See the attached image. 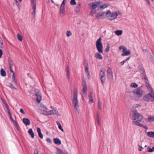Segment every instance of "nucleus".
<instances>
[{"label": "nucleus", "mask_w": 154, "mask_h": 154, "mask_svg": "<svg viewBox=\"0 0 154 154\" xmlns=\"http://www.w3.org/2000/svg\"><path fill=\"white\" fill-rule=\"evenodd\" d=\"M88 96L89 99V103H93L94 101L92 93L90 92L88 95Z\"/></svg>", "instance_id": "nucleus-17"}, {"label": "nucleus", "mask_w": 154, "mask_h": 154, "mask_svg": "<svg viewBox=\"0 0 154 154\" xmlns=\"http://www.w3.org/2000/svg\"><path fill=\"white\" fill-rule=\"evenodd\" d=\"M144 79L146 86L148 91L149 92L145 95L143 97L144 100L148 102H152L154 101V92L152 88L148 82L147 78L144 77Z\"/></svg>", "instance_id": "nucleus-1"}, {"label": "nucleus", "mask_w": 154, "mask_h": 154, "mask_svg": "<svg viewBox=\"0 0 154 154\" xmlns=\"http://www.w3.org/2000/svg\"><path fill=\"white\" fill-rule=\"evenodd\" d=\"M7 112H8V115H9V116H10L11 115V114L10 113V110L7 111Z\"/></svg>", "instance_id": "nucleus-64"}, {"label": "nucleus", "mask_w": 154, "mask_h": 154, "mask_svg": "<svg viewBox=\"0 0 154 154\" xmlns=\"http://www.w3.org/2000/svg\"><path fill=\"white\" fill-rule=\"evenodd\" d=\"M115 34L117 35H122V31L121 30H117L115 32Z\"/></svg>", "instance_id": "nucleus-30"}, {"label": "nucleus", "mask_w": 154, "mask_h": 154, "mask_svg": "<svg viewBox=\"0 0 154 154\" xmlns=\"http://www.w3.org/2000/svg\"><path fill=\"white\" fill-rule=\"evenodd\" d=\"M57 113L58 112L55 109H53L51 110L45 111L43 112V114L46 116H47L48 115L57 114Z\"/></svg>", "instance_id": "nucleus-11"}, {"label": "nucleus", "mask_w": 154, "mask_h": 154, "mask_svg": "<svg viewBox=\"0 0 154 154\" xmlns=\"http://www.w3.org/2000/svg\"><path fill=\"white\" fill-rule=\"evenodd\" d=\"M131 53V52L130 50H128L127 51L123 52V53L121 54L122 56H128Z\"/></svg>", "instance_id": "nucleus-25"}, {"label": "nucleus", "mask_w": 154, "mask_h": 154, "mask_svg": "<svg viewBox=\"0 0 154 154\" xmlns=\"http://www.w3.org/2000/svg\"><path fill=\"white\" fill-rule=\"evenodd\" d=\"M35 95L37 97L36 100L38 103H39L42 100V95L39 90L35 89Z\"/></svg>", "instance_id": "nucleus-9"}, {"label": "nucleus", "mask_w": 154, "mask_h": 154, "mask_svg": "<svg viewBox=\"0 0 154 154\" xmlns=\"http://www.w3.org/2000/svg\"><path fill=\"white\" fill-rule=\"evenodd\" d=\"M135 124L136 125L140 126V127H143L146 130H147L148 128L147 126L142 125L139 122H136Z\"/></svg>", "instance_id": "nucleus-23"}, {"label": "nucleus", "mask_w": 154, "mask_h": 154, "mask_svg": "<svg viewBox=\"0 0 154 154\" xmlns=\"http://www.w3.org/2000/svg\"><path fill=\"white\" fill-rule=\"evenodd\" d=\"M102 105V103L99 100H98V108L99 110H101V106Z\"/></svg>", "instance_id": "nucleus-32"}, {"label": "nucleus", "mask_w": 154, "mask_h": 154, "mask_svg": "<svg viewBox=\"0 0 154 154\" xmlns=\"http://www.w3.org/2000/svg\"><path fill=\"white\" fill-rule=\"evenodd\" d=\"M8 63L9 65V66H12L13 65V63L11 59H9Z\"/></svg>", "instance_id": "nucleus-42"}, {"label": "nucleus", "mask_w": 154, "mask_h": 154, "mask_svg": "<svg viewBox=\"0 0 154 154\" xmlns=\"http://www.w3.org/2000/svg\"><path fill=\"white\" fill-rule=\"evenodd\" d=\"M130 57H127L126 60L120 63H119L121 64L122 65H123L126 61L130 59Z\"/></svg>", "instance_id": "nucleus-43"}, {"label": "nucleus", "mask_w": 154, "mask_h": 154, "mask_svg": "<svg viewBox=\"0 0 154 154\" xmlns=\"http://www.w3.org/2000/svg\"><path fill=\"white\" fill-rule=\"evenodd\" d=\"M5 107L6 108V109H7V111H9V110L8 108V105L6 104H5Z\"/></svg>", "instance_id": "nucleus-49"}, {"label": "nucleus", "mask_w": 154, "mask_h": 154, "mask_svg": "<svg viewBox=\"0 0 154 154\" xmlns=\"http://www.w3.org/2000/svg\"><path fill=\"white\" fill-rule=\"evenodd\" d=\"M56 123L58 126V128L60 129L63 132L64 131V130L62 128L61 125L60 123L58 121L56 122Z\"/></svg>", "instance_id": "nucleus-29"}, {"label": "nucleus", "mask_w": 154, "mask_h": 154, "mask_svg": "<svg viewBox=\"0 0 154 154\" xmlns=\"http://www.w3.org/2000/svg\"><path fill=\"white\" fill-rule=\"evenodd\" d=\"M109 48H110V47H109V46L107 45L106 46V47L105 49V51L107 52H109Z\"/></svg>", "instance_id": "nucleus-46"}, {"label": "nucleus", "mask_w": 154, "mask_h": 154, "mask_svg": "<svg viewBox=\"0 0 154 154\" xmlns=\"http://www.w3.org/2000/svg\"><path fill=\"white\" fill-rule=\"evenodd\" d=\"M66 0H63L62 2L61 3V4L65 5V2Z\"/></svg>", "instance_id": "nucleus-60"}, {"label": "nucleus", "mask_w": 154, "mask_h": 154, "mask_svg": "<svg viewBox=\"0 0 154 154\" xmlns=\"http://www.w3.org/2000/svg\"><path fill=\"white\" fill-rule=\"evenodd\" d=\"M20 111L21 113H23V114H24L25 113L23 109H20Z\"/></svg>", "instance_id": "nucleus-51"}, {"label": "nucleus", "mask_w": 154, "mask_h": 154, "mask_svg": "<svg viewBox=\"0 0 154 154\" xmlns=\"http://www.w3.org/2000/svg\"><path fill=\"white\" fill-rule=\"evenodd\" d=\"M72 35V33L70 31L68 30L66 32V35L67 37H69V36L71 35Z\"/></svg>", "instance_id": "nucleus-40"}, {"label": "nucleus", "mask_w": 154, "mask_h": 154, "mask_svg": "<svg viewBox=\"0 0 154 154\" xmlns=\"http://www.w3.org/2000/svg\"><path fill=\"white\" fill-rule=\"evenodd\" d=\"M23 122L26 126L29 125L30 124V121L28 118H23Z\"/></svg>", "instance_id": "nucleus-15"}, {"label": "nucleus", "mask_w": 154, "mask_h": 154, "mask_svg": "<svg viewBox=\"0 0 154 154\" xmlns=\"http://www.w3.org/2000/svg\"><path fill=\"white\" fill-rule=\"evenodd\" d=\"M5 107L6 108V109H7V111H9V110L8 108V105L6 104H5Z\"/></svg>", "instance_id": "nucleus-50"}, {"label": "nucleus", "mask_w": 154, "mask_h": 154, "mask_svg": "<svg viewBox=\"0 0 154 154\" xmlns=\"http://www.w3.org/2000/svg\"><path fill=\"white\" fill-rule=\"evenodd\" d=\"M146 149L147 151L149 152H153V149L150 148L149 146H148V148H147Z\"/></svg>", "instance_id": "nucleus-45"}, {"label": "nucleus", "mask_w": 154, "mask_h": 154, "mask_svg": "<svg viewBox=\"0 0 154 154\" xmlns=\"http://www.w3.org/2000/svg\"><path fill=\"white\" fill-rule=\"evenodd\" d=\"M147 135L149 137L154 138V132H148L147 133Z\"/></svg>", "instance_id": "nucleus-28"}, {"label": "nucleus", "mask_w": 154, "mask_h": 154, "mask_svg": "<svg viewBox=\"0 0 154 154\" xmlns=\"http://www.w3.org/2000/svg\"><path fill=\"white\" fill-rule=\"evenodd\" d=\"M34 154H38V151L37 150H36L34 151Z\"/></svg>", "instance_id": "nucleus-62"}, {"label": "nucleus", "mask_w": 154, "mask_h": 154, "mask_svg": "<svg viewBox=\"0 0 154 154\" xmlns=\"http://www.w3.org/2000/svg\"><path fill=\"white\" fill-rule=\"evenodd\" d=\"M78 91L76 88L74 89L73 94L72 101L73 104L74 106L78 112L80 110V108L79 106V103L77 98Z\"/></svg>", "instance_id": "nucleus-3"}, {"label": "nucleus", "mask_w": 154, "mask_h": 154, "mask_svg": "<svg viewBox=\"0 0 154 154\" xmlns=\"http://www.w3.org/2000/svg\"><path fill=\"white\" fill-rule=\"evenodd\" d=\"M130 117L132 120V123L135 125L136 122H141L143 119V117L141 114L139 113L136 110H134L130 115Z\"/></svg>", "instance_id": "nucleus-2"}, {"label": "nucleus", "mask_w": 154, "mask_h": 154, "mask_svg": "<svg viewBox=\"0 0 154 154\" xmlns=\"http://www.w3.org/2000/svg\"><path fill=\"white\" fill-rule=\"evenodd\" d=\"M138 86V85L135 83H132L130 85V87L131 88H136Z\"/></svg>", "instance_id": "nucleus-35"}, {"label": "nucleus", "mask_w": 154, "mask_h": 154, "mask_svg": "<svg viewBox=\"0 0 154 154\" xmlns=\"http://www.w3.org/2000/svg\"><path fill=\"white\" fill-rule=\"evenodd\" d=\"M127 51V48L125 47L124 46V48H123V50H122V52H125L126 51Z\"/></svg>", "instance_id": "nucleus-53"}, {"label": "nucleus", "mask_w": 154, "mask_h": 154, "mask_svg": "<svg viewBox=\"0 0 154 154\" xmlns=\"http://www.w3.org/2000/svg\"><path fill=\"white\" fill-rule=\"evenodd\" d=\"M65 5L61 4L60 5V10H65Z\"/></svg>", "instance_id": "nucleus-44"}, {"label": "nucleus", "mask_w": 154, "mask_h": 154, "mask_svg": "<svg viewBox=\"0 0 154 154\" xmlns=\"http://www.w3.org/2000/svg\"><path fill=\"white\" fill-rule=\"evenodd\" d=\"M139 148L138 149L139 151H141L142 149H143V147L141 146H139Z\"/></svg>", "instance_id": "nucleus-54"}, {"label": "nucleus", "mask_w": 154, "mask_h": 154, "mask_svg": "<svg viewBox=\"0 0 154 154\" xmlns=\"http://www.w3.org/2000/svg\"><path fill=\"white\" fill-rule=\"evenodd\" d=\"M97 121H100V117L98 115V114H97Z\"/></svg>", "instance_id": "nucleus-56"}, {"label": "nucleus", "mask_w": 154, "mask_h": 154, "mask_svg": "<svg viewBox=\"0 0 154 154\" xmlns=\"http://www.w3.org/2000/svg\"><path fill=\"white\" fill-rule=\"evenodd\" d=\"M66 76L68 80L70 79V74L69 71V68L68 66H67L66 68Z\"/></svg>", "instance_id": "nucleus-18"}, {"label": "nucleus", "mask_w": 154, "mask_h": 154, "mask_svg": "<svg viewBox=\"0 0 154 154\" xmlns=\"http://www.w3.org/2000/svg\"><path fill=\"white\" fill-rule=\"evenodd\" d=\"M105 14V13L103 12H99L96 14V17L98 19H100L103 18Z\"/></svg>", "instance_id": "nucleus-14"}, {"label": "nucleus", "mask_w": 154, "mask_h": 154, "mask_svg": "<svg viewBox=\"0 0 154 154\" xmlns=\"http://www.w3.org/2000/svg\"><path fill=\"white\" fill-rule=\"evenodd\" d=\"M106 14L108 20H112L116 18L117 16L119 14V13L117 12H111L110 10H108L106 12Z\"/></svg>", "instance_id": "nucleus-5"}, {"label": "nucleus", "mask_w": 154, "mask_h": 154, "mask_svg": "<svg viewBox=\"0 0 154 154\" xmlns=\"http://www.w3.org/2000/svg\"><path fill=\"white\" fill-rule=\"evenodd\" d=\"M3 42L2 39L0 40V45H1V46H2L3 45Z\"/></svg>", "instance_id": "nucleus-55"}, {"label": "nucleus", "mask_w": 154, "mask_h": 154, "mask_svg": "<svg viewBox=\"0 0 154 154\" xmlns=\"http://www.w3.org/2000/svg\"><path fill=\"white\" fill-rule=\"evenodd\" d=\"M83 89L82 91L83 92L82 94V97L85 96L87 95L86 92L87 91V88L86 86V82L85 80H83L82 82Z\"/></svg>", "instance_id": "nucleus-7"}, {"label": "nucleus", "mask_w": 154, "mask_h": 154, "mask_svg": "<svg viewBox=\"0 0 154 154\" xmlns=\"http://www.w3.org/2000/svg\"><path fill=\"white\" fill-rule=\"evenodd\" d=\"M1 75L2 76H5L6 75V73L5 71L3 69H1Z\"/></svg>", "instance_id": "nucleus-31"}, {"label": "nucleus", "mask_w": 154, "mask_h": 154, "mask_svg": "<svg viewBox=\"0 0 154 154\" xmlns=\"http://www.w3.org/2000/svg\"><path fill=\"white\" fill-rule=\"evenodd\" d=\"M147 122H152L154 121V116H150L146 119Z\"/></svg>", "instance_id": "nucleus-21"}, {"label": "nucleus", "mask_w": 154, "mask_h": 154, "mask_svg": "<svg viewBox=\"0 0 154 154\" xmlns=\"http://www.w3.org/2000/svg\"><path fill=\"white\" fill-rule=\"evenodd\" d=\"M109 6V5L104 4L103 5L100 6V7L98 8V10H102L103 9L106 8Z\"/></svg>", "instance_id": "nucleus-24"}, {"label": "nucleus", "mask_w": 154, "mask_h": 154, "mask_svg": "<svg viewBox=\"0 0 154 154\" xmlns=\"http://www.w3.org/2000/svg\"><path fill=\"white\" fill-rule=\"evenodd\" d=\"M100 79L102 82L103 84V83L105 82V72L102 70L100 71L99 74Z\"/></svg>", "instance_id": "nucleus-12"}, {"label": "nucleus", "mask_w": 154, "mask_h": 154, "mask_svg": "<svg viewBox=\"0 0 154 154\" xmlns=\"http://www.w3.org/2000/svg\"><path fill=\"white\" fill-rule=\"evenodd\" d=\"M37 129L39 137L41 139H42L43 138V135L41 132V130L40 128L38 127Z\"/></svg>", "instance_id": "nucleus-22"}, {"label": "nucleus", "mask_w": 154, "mask_h": 154, "mask_svg": "<svg viewBox=\"0 0 154 154\" xmlns=\"http://www.w3.org/2000/svg\"><path fill=\"white\" fill-rule=\"evenodd\" d=\"M145 1L149 5L150 4V2H149V0H145Z\"/></svg>", "instance_id": "nucleus-63"}, {"label": "nucleus", "mask_w": 154, "mask_h": 154, "mask_svg": "<svg viewBox=\"0 0 154 154\" xmlns=\"http://www.w3.org/2000/svg\"><path fill=\"white\" fill-rule=\"evenodd\" d=\"M10 119L12 121H14V120L13 118L11 116H10Z\"/></svg>", "instance_id": "nucleus-59"}, {"label": "nucleus", "mask_w": 154, "mask_h": 154, "mask_svg": "<svg viewBox=\"0 0 154 154\" xmlns=\"http://www.w3.org/2000/svg\"><path fill=\"white\" fill-rule=\"evenodd\" d=\"M33 7H32V15L35 16V14L36 11V3L34 2V0H33Z\"/></svg>", "instance_id": "nucleus-16"}, {"label": "nucleus", "mask_w": 154, "mask_h": 154, "mask_svg": "<svg viewBox=\"0 0 154 154\" xmlns=\"http://www.w3.org/2000/svg\"><path fill=\"white\" fill-rule=\"evenodd\" d=\"M12 79L13 81V82H14L15 85L17 84V81L16 79V77L15 76V74H12Z\"/></svg>", "instance_id": "nucleus-37"}, {"label": "nucleus", "mask_w": 154, "mask_h": 154, "mask_svg": "<svg viewBox=\"0 0 154 154\" xmlns=\"http://www.w3.org/2000/svg\"><path fill=\"white\" fill-rule=\"evenodd\" d=\"M136 100H138L142 97L143 94V91L142 89L137 88L134 89L132 91Z\"/></svg>", "instance_id": "nucleus-4"}, {"label": "nucleus", "mask_w": 154, "mask_h": 154, "mask_svg": "<svg viewBox=\"0 0 154 154\" xmlns=\"http://www.w3.org/2000/svg\"><path fill=\"white\" fill-rule=\"evenodd\" d=\"M17 39L19 41H21V42L22 41V40H23L22 37V36L21 35H20V34L19 33H17Z\"/></svg>", "instance_id": "nucleus-33"}, {"label": "nucleus", "mask_w": 154, "mask_h": 154, "mask_svg": "<svg viewBox=\"0 0 154 154\" xmlns=\"http://www.w3.org/2000/svg\"><path fill=\"white\" fill-rule=\"evenodd\" d=\"M53 141L54 143L56 144L59 145L61 144V141L59 138H54L53 140Z\"/></svg>", "instance_id": "nucleus-20"}, {"label": "nucleus", "mask_w": 154, "mask_h": 154, "mask_svg": "<svg viewBox=\"0 0 154 154\" xmlns=\"http://www.w3.org/2000/svg\"><path fill=\"white\" fill-rule=\"evenodd\" d=\"M12 66H9L10 71L13 73V74H15L14 72V71L12 69Z\"/></svg>", "instance_id": "nucleus-48"}, {"label": "nucleus", "mask_w": 154, "mask_h": 154, "mask_svg": "<svg viewBox=\"0 0 154 154\" xmlns=\"http://www.w3.org/2000/svg\"><path fill=\"white\" fill-rule=\"evenodd\" d=\"M76 2L75 0H71L70 4L72 5H76Z\"/></svg>", "instance_id": "nucleus-41"}, {"label": "nucleus", "mask_w": 154, "mask_h": 154, "mask_svg": "<svg viewBox=\"0 0 154 154\" xmlns=\"http://www.w3.org/2000/svg\"><path fill=\"white\" fill-rule=\"evenodd\" d=\"M63 152L64 154H68V152L66 150H64Z\"/></svg>", "instance_id": "nucleus-57"}, {"label": "nucleus", "mask_w": 154, "mask_h": 154, "mask_svg": "<svg viewBox=\"0 0 154 154\" xmlns=\"http://www.w3.org/2000/svg\"><path fill=\"white\" fill-rule=\"evenodd\" d=\"M47 141L50 143H52V141H51V139L49 138H48L46 140Z\"/></svg>", "instance_id": "nucleus-47"}, {"label": "nucleus", "mask_w": 154, "mask_h": 154, "mask_svg": "<svg viewBox=\"0 0 154 154\" xmlns=\"http://www.w3.org/2000/svg\"><path fill=\"white\" fill-rule=\"evenodd\" d=\"M85 72L86 73V74L88 76V79H89L91 78V75H90V72L88 71V65L87 63H85Z\"/></svg>", "instance_id": "nucleus-13"}, {"label": "nucleus", "mask_w": 154, "mask_h": 154, "mask_svg": "<svg viewBox=\"0 0 154 154\" xmlns=\"http://www.w3.org/2000/svg\"><path fill=\"white\" fill-rule=\"evenodd\" d=\"M96 12V11L94 9H92L89 14V16L91 17L94 14H95Z\"/></svg>", "instance_id": "nucleus-34"}, {"label": "nucleus", "mask_w": 154, "mask_h": 154, "mask_svg": "<svg viewBox=\"0 0 154 154\" xmlns=\"http://www.w3.org/2000/svg\"><path fill=\"white\" fill-rule=\"evenodd\" d=\"M2 50L0 49V58H1L2 55Z\"/></svg>", "instance_id": "nucleus-52"}, {"label": "nucleus", "mask_w": 154, "mask_h": 154, "mask_svg": "<svg viewBox=\"0 0 154 154\" xmlns=\"http://www.w3.org/2000/svg\"><path fill=\"white\" fill-rule=\"evenodd\" d=\"M123 48H124V46H121L119 47V49L120 50H121L122 49H123Z\"/></svg>", "instance_id": "nucleus-61"}, {"label": "nucleus", "mask_w": 154, "mask_h": 154, "mask_svg": "<svg viewBox=\"0 0 154 154\" xmlns=\"http://www.w3.org/2000/svg\"><path fill=\"white\" fill-rule=\"evenodd\" d=\"M101 41V37H100L96 41V47L98 52L102 53H103V46Z\"/></svg>", "instance_id": "nucleus-6"}, {"label": "nucleus", "mask_w": 154, "mask_h": 154, "mask_svg": "<svg viewBox=\"0 0 154 154\" xmlns=\"http://www.w3.org/2000/svg\"><path fill=\"white\" fill-rule=\"evenodd\" d=\"M40 109L44 111V112L45 111H47L48 110L47 108L46 107V106L43 104H41L40 106Z\"/></svg>", "instance_id": "nucleus-19"}, {"label": "nucleus", "mask_w": 154, "mask_h": 154, "mask_svg": "<svg viewBox=\"0 0 154 154\" xmlns=\"http://www.w3.org/2000/svg\"><path fill=\"white\" fill-rule=\"evenodd\" d=\"M107 77L109 80H112L113 78V72L111 68L109 67L107 71Z\"/></svg>", "instance_id": "nucleus-10"}, {"label": "nucleus", "mask_w": 154, "mask_h": 154, "mask_svg": "<svg viewBox=\"0 0 154 154\" xmlns=\"http://www.w3.org/2000/svg\"><path fill=\"white\" fill-rule=\"evenodd\" d=\"M100 4V1L95 2H92L90 3L88 5L90 6V8L91 9H95L98 7Z\"/></svg>", "instance_id": "nucleus-8"}, {"label": "nucleus", "mask_w": 154, "mask_h": 154, "mask_svg": "<svg viewBox=\"0 0 154 154\" xmlns=\"http://www.w3.org/2000/svg\"><path fill=\"white\" fill-rule=\"evenodd\" d=\"M57 154H63V152L60 149L57 148Z\"/></svg>", "instance_id": "nucleus-39"}, {"label": "nucleus", "mask_w": 154, "mask_h": 154, "mask_svg": "<svg viewBox=\"0 0 154 154\" xmlns=\"http://www.w3.org/2000/svg\"><path fill=\"white\" fill-rule=\"evenodd\" d=\"M94 57L96 59H98L100 60H101L103 58L102 55L98 53H96L95 54Z\"/></svg>", "instance_id": "nucleus-26"}, {"label": "nucleus", "mask_w": 154, "mask_h": 154, "mask_svg": "<svg viewBox=\"0 0 154 154\" xmlns=\"http://www.w3.org/2000/svg\"><path fill=\"white\" fill-rule=\"evenodd\" d=\"M60 16L63 17L64 16L65 14V10H60Z\"/></svg>", "instance_id": "nucleus-36"}, {"label": "nucleus", "mask_w": 154, "mask_h": 154, "mask_svg": "<svg viewBox=\"0 0 154 154\" xmlns=\"http://www.w3.org/2000/svg\"><path fill=\"white\" fill-rule=\"evenodd\" d=\"M80 8V4H79V5L77 6V8L79 10Z\"/></svg>", "instance_id": "nucleus-58"}, {"label": "nucleus", "mask_w": 154, "mask_h": 154, "mask_svg": "<svg viewBox=\"0 0 154 154\" xmlns=\"http://www.w3.org/2000/svg\"><path fill=\"white\" fill-rule=\"evenodd\" d=\"M28 132L29 134L31 135L32 138H34V134L32 129L30 128L29 129L28 131Z\"/></svg>", "instance_id": "nucleus-27"}, {"label": "nucleus", "mask_w": 154, "mask_h": 154, "mask_svg": "<svg viewBox=\"0 0 154 154\" xmlns=\"http://www.w3.org/2000/svg\"><path fill=\"white\" fill-rule=\"evenodd\" d=\"M9 87L11 89H13L16 91L17 90V88L14 86L11 83H9Z\"/></svg>", "instance_id": "nucleus-38"}]
</instances>
